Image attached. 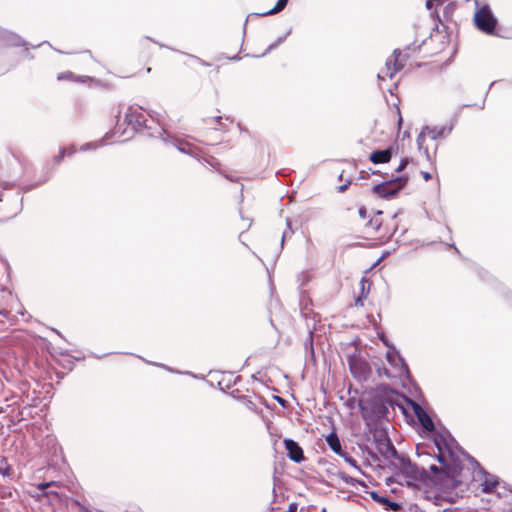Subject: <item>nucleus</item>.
Listing matches in <instances>:
<instances>
[{
    "label": "nucleus",
    "mask_w": 512,
    "mask_h": 512,
    "mask_svg": "<svg viewBox=\"0 0 512 512\" xmlns=\"http://www.w3.org/2000/svg\"><path fill=\"white\" fill-rule=\"evenodd\" d=\"M10 156H12L14 159H16L19 163H23L25 160L24 155L21 152L14 151L13 149L8 148L7 150H5L3 152L2 156H1L0 166H2L3 164L8 165Z\"/></svg>",
    "instance_id": "16"
},
{
    "label": "nucleus",
    "mask_w": 512,
    "mask_h": 512,
    "mask_svg": "<svg viewBox=\"0 0 512 512\" xmlns=\"http://www.w3.org/2000/svg\"><path fill=\"white\" fill-rule=\"evenodd\" d=\"M392 158V149L376 150L369 155V160L373 164H385Z\"/></svg>",
    "instance_id": "13"
},
{
    "label": "nucleus",
    "mask_w": 512,
    "mask_h": 512,
    "mask_svg": "<svg viewBox=\"0 0 512 512\" xmlns=\"http://www.w3.org/2000/svg\"><path fill=\"white\" fill-rule=\"evenodd\" d=\"M284 447L287 451L288 457L290 460L301 463L305 460L303 449L299 446V444L292 439H285L283 441Z\"/></svg>",
    "instance_id": "10"
},
{
    "label": "nucleus",
    "mask_w": 512,
    "mask_h": 512,
    "mask_svg": "<svg viewBox=\"0 0 512 512\" xmlns=\"http://www.w3.org/2000/svg\"><path fill=\"white\" fill-rule=\"evenodd\" d=\"M51 487H60V483L56 481L43 482L36 485V488L42 492V496L47 499H60L59 493L54 490H48Z\"/></svg>",
    "instance_id": "12"
},
{
    "label": "nucleus",
    "mask_w": 512,
    "mask_h": 512,
    "mask_svg": "<svg viewBox=\"0 0 512 512\" xmlns=\"http://www.w3.org/2000/svg\"><path fill=\"white\" fill-rule=\"evenodd\" d=\"M297 510H298V504L295 502H292L289 504L286 512H297Z\"/></svg>",
    "instance_id": "25"
},
{
    "label": "nucleus",
    "mask_w": 512,
    "mask_h": 512,
    "mask_svg": "<svg viewBox=\"0 0 512 512\" xmlns=\"http://www.w3.org/2000/svg\"><path fill=\"white\" fill-rule=\"evenodd\" d=\"M203 160L205 163L210 165L214 170H216V171L221 170V163L216 157H214L212 155H207V156L203 157Z\"/></svg>",
    "instance_id": "18"
},
{
    "label": "nucleus",
    "mask_w": 512,
    "mask_h": 512,
    "mask_svg": "<svg viewBox=\"0 0 512 512\" xmlns=\"http://www.w3.org/2000/svg\"><path fill=\"white\" fill-rule=\"evenodd\" d=\"M359 215H360L363 219H365V218H366V209H365V208H363V207H362V208H360V209H359Z\"/></svg>",
    "instance_id": "27"
},
{
    "label": "nucleus",
    "mask_w": 512,
    "mask_h": 512,
    "mask_svg": "<svg viewBox=\"0 0 512 512\" xmlns=\"http://www.w3.org/2000/svg\"><path fill=\"white\" fill-rule=\"evenodd\" d=\"M57 80H59V81H62V80L76 81L77 77L75 76V74L73 72L65 71V72H61L57 75Z\"/></svg>",
    "instance_id": "20"
},
{
    "label": "nucleus",
    "mask_w": 512,
    "mask_h": 512,
    "mask_svg": "<svg viewBox=\"0 0 512 512\" xmlns=\"http://www.w3.org/2000/svg\"><path fill=\"white\" fill-rule=\"evenodd\" d=\"M480 486L483 493H494L499 498L512 495V490L508 489L505 485H502L498 477L489 473H485L483 475Z\"/></svg>",
    "instance_id": "5"
},
{
    "label": "nucleus",
    "mask_w": 512,
    "mask_h": 512,
    "mask_svg": "<svg viewBox=\"0 0 512 512\" xmlns=\"http://www.w3.org/2000/svg\"><path fill=\"white\" fill-rule=\"evenodd\" d=\"M413 409L422 427L429 432L434 431L435 425L427 412L419 404H415Z\"/></svg>",
    "instance_id": "11"
},
{
    "label": "nucleus",
    "mask_w": 512,
    "mask_h": 512,
    "mask_svg": "<svg viewBox=\"0 0 512 512\" xmlns=\"http://www.w3.org/2000/svg\"><path fill=\"white\" fill-rule=\"evenodd\" d=\"M391 116L397 124V129L400 130L403 119H402L400 108L398 106H395V108L393 110H391Z\"/></svg>",
    "instance_id": "19"
},
{
    "label": "nucleus",
    "mask_w": 512,
    "mask_h": 512,
    "mask_svg": "<svg viewBox=\"0 0 512 512\" xmlns=\"http://www.w3.org/2000/svg\"><path fill=\"white\" fill-rule=\"evenodd\" d=\"M339 456L342 457L347 464H349L350 466L354 467L357 470H360V468H359V466L357 464V461L353 457L348 455V453H346L344 451L343 455H339Z\"/></svg>",
    "instance_id": "22"
},
{
    "label": "nucleus",
    "mask_w": 512,
    "mask_h": 512,
    "mask_svg": "<svg viewBox=\"0 0 512 512\" xmlns=\"http://www.w3.org/2000/svg\"><path fill=\"white\" fill-rule=\"evenodd\" d=\"M361 295L357 297V299L355 300V306H363L364 303H363V300L367 297V293H365L364 291V286H365V280L362 279L361 282Z\"/></svg>",
    "instance_id": "21"
},
{
    "label": "nucleus",
    "mask_w": 512,
    "mask_h": 512,
    "mask_svg": "<svg viewBox=\"0 0 512 512\" xmlns=\"http://www.w3.org/2000/svg\"><path fill=\"white\" fill-rule=\"evenodd\" d=\"M326 442L329 448L336 453L338 456L343 455L344 450L341 446V441L335 431L331 432L326 436Z\"/></svg>",
    "instance_id": "15"
},
{
    "label": "nucleus",
    "mask_w": 512,
    "mask_h": 512,
    "mask_svg": "<svg viewBox=\"0 0 512 512\" xmlns=\"http://www.w3.org/2000/svg\"><path fill=\"white\" fill-rule=\"evenodd\" d=\"M348 364L354 378L358 380H366L369 377L371 373L370 366L361 357L356 355L350 356Z\"/></svg>",
    "instance_id": "8"
},
{
    "label": "nucleus",
    "mask_w": 512,
    "mask_h": 512,
    "mask_svg": "<svg viewBox=\"0 0 512 512\" xmlns=\"http://www.w3.org/2000/svg\"><path fill=\"white\" fill-rule=\"evenodd\" d=\"M346 188H347V185H342L339 187V190L343 192L346 190Z\"/></svg>",
    "instance_id": "29"
},
{
    "label": "nucleus",
    "mask_w": 512,
    "mask_h": 512,
    "mask_svg": "<svg viewBox=\"0 0 512 512\" xmlns=\"http://www.w3.org/2000/svg\"><path fill=\"white\" fill-rule=\"evenodd\" d=\"M422 175H423V178L425 179V181H429L432 176L429 172H422Z\"/></svg>",
    "instance_id": "26"
},
{
    "label": "nucleus",
    "mask_w": 512,
    "mask_h": 512,
    "mask_svg": "<svg viewBox=\"0 0 512 512\" xmlns=\"http://www.w3.org/2000/svg\"><path fill=\"white\" fill-rule=\"evenodd\" d=\"M391 358H392V355L388 353V354H387V359H388L389 361H391Z\"/></svg>",
    "instance_id": "30"
},
{
    "label": "nucleus",
    "mask_w": 512,
    "mask_h": 512,
    "mask_svg": "<svg viewBox=\"0 0 512 512\" xmlns=\"http://www.w3.org/2000/svg\"><path fill=\"white\" fill-rule=\"evenodd\" d=\"M396 228L384 219L383 212L378 211L366 223V234L369 238L379 241H387L394 234Z\"/></svg>",
    "instance_id": "3"
},
{
    "label": "nucleus",
    "mask_w": 512,
    "mask_h": 512,
    "mask_svg": "<svg viewBox=\"0 0 512 512\" xmlns=\"http://www.w3.org/2000/svg\"><path fill=\"white\" fill-rule=\"evenodd\" d=\"M0 314L4 315L6 318H9L10 311H8L7 309H3V310H0Z\"/></svg>",
    "instance_id": "28"
},
{
    "label": "nucleus",
    "mask_w": 512,
    "mask_h": 512,
    "mask_svg": "<svg viewBox=\"0 0 512 512\" xmlns=\"http://www.w3.org/2000/svg\"><path fill=\"white\" fill-rule=\"evenodd\" d=\"M437 459L440 467L431 465L434 474H441L447 478H455L462 470V460L456 449L451 447L444 439L436 440Z\"/></svg>",
    "instance_id": "1"
},
{
    "label": "nucleus",
    "mask_w": 512,
    "mask_h": 512,
    "mask_svg": "<svg viewBox=\"0 0 512 512\" xmlns=\"http://www.w3.org/2000/svg\"><path fill=\"white\" fill-rule=\"evenodd\" d=\"M476 27L487 34H492L495 30L496 19L487 6L478 9L474 15Z\"/></svg>",
    "instance_id": "7"
},
{
    "label": "nucleus",
    "mask_w": 512,
    "mask_h": 512,
    "mask_svg": "<svg viewBox=\"0 0 512 512\" xmlns=\"http://www.w3.org/2000/svg\"><path fill=\"white\" fill-rule=\"evenodd\" d=\"M407 183V178L397 177L373 186V192L382 198L395 196Z\"/></svg>",
    "instance_id": "6"
},
{
    "label": "nucleus",
    "mask_w": 512,
    "mask_h": 512,
    "mask_svg": "<svg viewBox=\"0 0 512 512\" xmlns=\"http://www.w3.org/2000/svg\"><path fill=\"white\" fill-rule=\"evenodd\" d=\"M406 58L407 55L400 50H395L393 52L392 58H390L387 62V75L390 78H392L394 74H396L404 67Z\"/></svg>",
    "instance_id": "9"
},
{
    "label": "nucleus",
    "mask_w": 512,
    "mask_h": 512,
    "mask_svg": "<svg viewBox=\"0 0 512 512\" xmlns=\"http://www.w3.org/2000/svg\"><path fill=\"white\" fill-rule=\"evenodd\" d=\"M447 133V129L445 127L438 126H426L422 129L421 133L417 137V144L419 150L424 151L428 158H430L429 154V144L428 141L435 142L438 139L443 138ZM434 148L436 149V144L433 143Z\"/></svg>",
    "instance_id": "4"
},
{
    "label": "nucleus",
    "mask_w": 512,
    "mask_h": 512,
    "mask_svg": "<svg viewBox=\"0 0 512 512\" xmlns=\"http://www.w3.org/2000/svg\"><path fill=\"white\" fill-rule=\"evenodd\" d=\"M151 71L150 67H146V72L149 73Z\"/></svg>",
    "instance_id": "31"
},
{
    "label": "nucleus",
    "mask_w": 512,
    "mask_h": 512,
    "mask_svg": "<svg viewBox=\"0 0 512 512\" xmlns=\"http://www.w3.org/2000/svg\"><path fill=\"white\" fill-rule=\"evenodd\" d=\"M287 3H288V0H278L276 5L272 9H270L269 11L263 12L261 15L266 16V15L276 14V13L282 11L286 7Z\"/></svg>",
    "instance_id": "17"
},
{
    "label": "nucleus",
    "mask_w": 512,
    "mask_h": 512,
    "mask_svg": "<svg viewBox=\"0 0 512 512\" xmlns=\"http://www.w3.org/2000/svg\"><path fill=\"white\" fill-rule=\"evenodd\" d=\"M408 163H409V161L407 158L402 159L400 165L396 168V172L403 171L406 168V166L408 165Z\"/></svg>",
    "instance_id": "24"
},
{
    "label": "nucleus",
    "mask_w": 512,
    "mask_h": 512,
    "mask_svg": "<svg viewBox=\"0 0 512 512\" xmlns=\"http://www.w3.org/2000/svg\"><path fill=\"white\" fill-rule=\"evenodd\" d=\"M369 494H370L371 498L374 501L387 506V509L390 510V511L396 512V511H398L401 508L399 503L393 502V501H391L389 498H387L385 496H380L375 491H371Z\"/></svg>",
    "instance_id": "14"
},
{
    "label": "nucleus",
    "mask_w": 512,
    "mask_h": 512,
    "mask_svg": "<svg viewBox=\"0 0 512 512\" xmlns=\"http://www.w3.org/2000/svg\"><path fill=\"white\" fill-rule=\"evenodd\" d=\"M397 482L401 485L410 487H419L428 479V473L424 469H420L417 465L407 460L401 461L399 471L395 474Z\"/></svg>",
    "instance_id": "2"
},
{
    "label": "nucleus",
    "mask_w": 512,
    "mask_h": 512,
    "mask_svg": "<svg viewBox=\"0 0 512 512\" xmlns=\"http://www.w3.org/2000/svg\"><path fill=\"white\" fill-rule=\"evenodd\" d=\"M65 152H66V151H65V149H61V150L59 151L58 155H56V156L54 157V163H55V164H59V163L64 159V157H65Z\"/></svg>",
    "instance_id": "23"
}]
</instances>
